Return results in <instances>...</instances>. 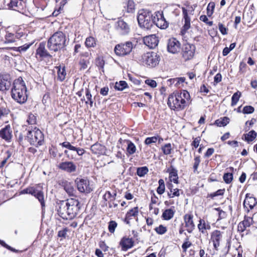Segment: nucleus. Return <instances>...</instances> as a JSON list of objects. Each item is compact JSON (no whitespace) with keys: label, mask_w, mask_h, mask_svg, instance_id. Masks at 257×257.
Listing matches in <instances>:
<instances>
[{"label":"nucleus","mask_w":257,"mask_h":257,"mask_svg":"<svg viewBox=\"0 0 257 257\" xmlns=\"http://www.w3.org/2000/svg\"><path fill=\"white\" fill-rule=\"evenodd\" d=\"M13 99L17 102L22 104L28 99L27 89L24 81L21 77L14 80L11 90Z\"/></svg>","instance_id":"4"},{"label":"nucleus","mask_w":257,"mask_h":257,"mask_svg":"<svg viewBox=\"0 0 257 257\" xmlns=\"http://www.w3.org/2000/svg\"><path fill=\"white\" fill-rule=\"evenodd\" d=\"M117 224L116 221L111 220L108 223V230L110 233H113L115 231L116 227H117Z\"/></svg>","instance_id":"48"},{"label":"nucleus","mask_w":257,"mask_h":257,"mask_svg":"<svg viewBox=\"0 0 257 257\" xmlns=\"http://www.w3.org/2000/svg\"><path fill=\"white\" fill-rule=\"evenodd\" d=\"M127 146L126 148L127 154L131 155L134 154L136 151V147L135 144L130 141H127Z\"/></svg>","instance_id":"35"},{"label":"nucleus","mask_w":257,"mask_h":257,"mask_svg":"<svg viewBox=\"0 0 257 257\" xmlns=\"http://www.w3.org/2000/svg\"><path fill=\"white\" fill-rule=\"evenodd\" d=\"M192 245V243L188 241V238H186V241H185L182 245V248L184 251H186L187 249Z\"/></svg>","instance_id":"60"},{"label":"nucleus","mask_w":257,"mask_h":257,"mask_svg":"<svg viewBox=\"0 0 257 257\" xmlns=\"http://www.w3.org/2000/svg\"><path fill=\"white\" fill-rule=\"evenodd\" d=\"M218 29L222 35H225L227 34V29L222 23H219Z\"/></svg>","instance_id":"56"},{"label":"nucleus","mask_w":257,"mask_h":257,"mask_svg":"<svg viewBox=\"0 0 257 257\" xmlns=\"http://www.w3.org/2000/svg\"><path fill=\"white\" fill-rule=\"evenodd\" d=\"M68 231L67 228H64L62 230L58 231V236L59 237H61L63 238H65L67 234V232Z\"/></svg>","instance_id":"62"},{"label":"nucleus","mask_w":257,"mask_h":257,"mask_svg":"<svg viewBox=\"0 0 257 257\" xmlns=\"http://www.w3.org/2000/svg\"><path fill=\"white\" fill-rule=\"evenodd\" d=\"M257 203L256 199L249 194H246L245 195V199L243 201V207L246 208L248 212L249 209H252Z\"/></svg>","instance_id":"16"},{"label":"nucleus","mask_w":257,"mask_h":257,"mask_svg":"<svg viewBox=\"0 0 257 257\" xmlns=\"http://www.w3.org/2000/svg\"><path fill=\"white\" fill-rule=\"evenodd\" d=\"M75 183L80 192L89 193L92 191L89 181L87 178H77L75 180Z\"/></svg>","instance_id":"10"},{"label":"nucleus","mask_w":257,"mask_h":257,"mask_svg":"<svg viewBox=\"0 0 257 257\" xmlns=\"http://www.w3.org/2000/svg\"><path fill=\"white\" fill-rule=\"evenodd\" d=\"M145 83L152 88H155L157 86V82L156 81L151 79H147L145 80Z\"/></svg>","instance_id":"59"},{"label":"nucleus","mask_w":257,"mask_h":257,"mask_svg":"<svg viewBox=\"0 0 257 257\" xmlns=\"http://www.w3.org/2000/svg\"><path fill=\"white\" fill-rule=\"evenodd\" d=\"M133 49V44L131 42L117 44L114 48L115 54L119 56H124L130 53Z\"/></svg>","instance_id":"9"},{"label":"nucleus","mask_w":257,"mask_h":257,"mask_svg":"<svg viewBox=\"0 0 257 257\" xmlns=\"http://www.w3.org/2000/svg\"><path fill=\"white\" fill-rule=\"evenodd\" d=\"M11 85V78L8 74H0V90L5 91L10 89Z\"/></svg>","instance_id":"13"},{"label":"nucleus","mask_w":257,"mask_h":257,"mask_svg":"<svg viewBox=\"0 0 257 257\" xmlns=\"http://www.w3.org/2000/svg\"><path fill=\"white\" fill-rule=\"evenodd\" d=\"M44 135L43 133L37 127L33 130H29L27 133L26 139L31 145L38 147L42 145L44 142Z\"/></svg>","instance_id":"6"},{"label":"nucleus","mask_w":257,"mask_h":257,"mask_svg":"<svg viewBox=\"0 0 257 257\" xmlns=\"http://www.w3.org/2000/svg\"><path fill=\"white\" fill-rule=\"evenodd\" d=\"M106 194L108 195V198L110 200H115L116 197V192L115 191L112 194L109 191H106Z\"/></svg>","instance_id":"64"},{"label":"nucleus","mask_w":257,"mask_h":257,"mask_svg":"<svg viewBox=\"0 0 257 257\" xmlns=\"http://www.w3.org/2000/svg\"><path fill=\"white\" fill-rule=\"evenodd\" d=\"M183 218L187 231L190 233H192L195 226L193 220V215L192 214H186Z\"/></svg>","instance_id":"18"},{"label":"nucleus","mask_w":257,"mask_h":257,"mask_svg":"<svg viewBox=\"0 0 257 257\" xmlns=\"http://www.w3.org/2000/svg\"><path fill=\"white\" fill-rule=\"evenodd\" d=\"M175 213V211L172 208L166 209L163 212L162 217L165 220H170L174 217Z\"/></svg>","instance_id":"31"},{"label":"nucleus","mask_w":257,"mask_h":257,"mask_svg":"<svg viewBox=\"0 0 257 257\" xmlns=\"http://www.w3.org/2000/svg\"><path fill=\"white\" fill-rule=\"evenodd\" d=\"M16 36L14 34L7 33L5 36V40L4 43L5 44H10L15 42Z\"/></svg>","instance_id":"38"},{"label":"nucleus","mask_w":257,"mask_h":257,"mask_svg":"<svg viewBox=\"0 0 257 257\" xmlns=\"http://www.w3.org/2000/svg\"><path fill=\"white\" fill-rule=\"evenodd\" d=\"M215 4L214 2H210L207 8V14L208 17H210L213 14Z\"/></svg>","instance_id":"43"},{"label":"nucleus","mask_w":257,"mask_h":257,"mask_svg":"<svg viewBox=\"0 0 257 257\" xmlns=\"http://www.w3.org/2000/svg\"><path fill=\"white\" fill-rule=\"evenodd\" d=\"M104 146L99 143H95L92 145L90 150L94 154H101L104 151Z\"/></svg>","instance_id":"30"},{"label":"nucleus","mask_w":257,"mask_h":257,"mask_svg":"<svg viewBox=\"0 0 257 257\" xmlns=\"http://www.w3.org/2000/svg\"><path fill=\"white\" fill-rule=\"evenodd\" d=\"M224 192V189H219L216 192L211 193L210 196L211 198H214V197L223 195Z\"/></svg>","instance_id":"58"},{"label":"nucleus","mask_w":257,"mask_h":257,"mask_svg":"<svg viewBox=\"0 0 257 257\" xmlns=\"http://www.w3.org/2000/svg\"><path fill=\"white\" fill-rule=\"evenodd\" d=\"M121 246L122 250L126 251L128 249L132 248L134 245V241L132 238L128 237H123L119 243Z\"/></svg>","instance_id":"24"},{"label":"nucleus","mask_w":257,"mask_h":257,"mask_svg":"<svg viewBox=\"0 0 257 257\" xmlns=\"http://www.w3.org/2000/svg\"><path fill=\"white\" fill-rule=\"evenodd\" d=\"M61 185L69 196H74L75 195L76 191L72 183L67 181H62Z\"/></svg>","instance_id":"23"},{"label":"nucleus","mask_w":257,"mask_h":257,"mask_svg":"<svg viewBox=\"0 0 257 257\" xmlns=\"http://www.w3.org/2000/svg\"><path fill=\"white\" fill-rule=\"evenodd\" d=\"M21 194H29L34 196L40 202L42 208L45 207L44 193L41 190H38L34 187H29L21 191Z\"/></svg>","instance_id":"8"},{"label":"nucleus","mask_w":257,"mask_h":257,"mask_svg":"<svg viewBox=\"0 0 257 257\" xmlns=\"http://www.w3.org/2000/svg\"><path fill=\"white\" fill-rule=\"evenodd\" d=\"M58 215L64 219L71 220L78 214L81 204L78 199L74 198L60 201L58 204Z\"/></svg>","instance_id":"1"},{"label":"nucleus","mask_w":257,"mask_h":257,"mask_svg":"<svg viewBox=\"0 0 257 257\" xmlns=\"http://www.w3.org/2000/svg\"><path fill=\"white\" fill-rule=\"evenodd\" d=\"M167 188L170 190L168 192V196L169 198H174L175 196H180V190L178 188L173 189V185L171 183H169L167 185Z\"/></svg>","instance_id":"28"},{"label":"nucleus","mask_w":257,"mask_h":257,"mask_svg":"<svg viewBox=\"0 0 257 257\" xmlns=\"http://www.w3.org/2000/svg\"><path fill=\"white\" fill-rule=\"evenodd\" d=\"M89 61L84 59H81L79 62V64L81 66V69H85L87 67Z\"/></svg>","instance_id":"61"},{"label":"nucleus","mask_w":257,"mask_h":257,"mask_svg":"<svg viewBox=\"0 0 257 257\" xmlns=\"http://www.w3.org/2000/svg\"><path fill=\"white\" fill-rule=\"evenodd\" d=\"M96 65L97 67H99L100 68L103 69L104 65V61L103 60V59L100 58H97L96 59Z\"/></svg>","instance_id":"57"},{"label":"nucleus","mask_w":257,"mask_h":257,"mask_svg":"<svg viewBox=\"0 0 257 257\" xmlns=\"http://www.w3.org/2000/svg\"><path fill=\"white\" fill-rule=\"evenodd\" d=\"M241 96V93L239 91H237L234 93L231 97V105L233 106L235 105L238 101Z\"/></svg>","instance_id":"40"},{"label":"nucleus","mask_w":257,"mask_h":257,"mask_svg":"<svg viewBox=\"0 0 257 257\" xmlns=\"http://www.w3.org/2000/svg\"><path fill=\"white\" fill-rule=\"evenodd\" d=\"M116 30L122 35L128 34L130 31L128 25L122 20H118L117 22Z\"/></svg>","instance_id":"17"},{"label":"nucleus","mask_w":257,"mask_h":257,"mask_svg":"<svg viewBox=\"0 0 257 257\" xmlns=\"http://www.w3.org/2000/svg\"><path fill=\"white\" fill-rule=\"evenodd\" d=\"M222 238V233L220 231L216 230L212 232L211 240L213 242L214 249L218 250L220 245V241Z\"/></svg>","instance_id":"19"},{"label":"nucleus","mask_w":257,"mask_h":257,"mask_svg":"<svg viewBox=\"0 0 257 257\" xmlns=\"http://www.w3.org/2000/svg\"><path fill=\"white\" fill-rule=\"evenodd\" d=\"M159 187L157 189V193L160 194H163L165 190V186L164 181L162 179H160L159 181Z\"/></svg>","instance_id":"37"},{"label":"nucleus","mask_w":257,"mask_h":257,"mask_svg":"<svg viewBox=\"0 0 257 257\" xmlns=\"http://www.w3.org/2000/svg\"><path fill=\"white\" fill-rule=\"evenodd\" d=\"M0 244L7 249L14 252H18L19 250L7 244L4 240L0 239Z\"/></svg>","instance_id":"53"},{"label":"nucleus","mask_w":257,"mask_h":257,"mask_svg":"<svg viewBox=\"0 0 257 257\" xmlns=\"http://www.w3.org/2000/svg\"><path fill=\"white\" fill-rule=\"evenodd\" d=\"M224 181L226 184L230 183L233 180V174L232 173H225L223 176Z\"/></svg>","instance_id":"45"},{"label":"nucleus","mask_w":257,"mask_h":257,"mask_svg":"<svg viewBox=\"0 0 257 257\" xmlns=\"http://www.w3.org/2000/svg\"><path fill=\"white\" fill-rule=\"evenodd\" d=\"M246 227H249L253 222V219L251 217L245 216L244 219L241 221Z\"/></svg>","instance_id":"47"},{"label":"nucleus","mask_w":257,"mask_h":257,"mask_svg":"<svg viewBox=\"0 0 257 257\" xmlns=\"http://www.w3.org/2000/svg\"><path fill=\"white\" fill-rule=\"evenodd\" d=\"M69 40L66 35L61 31L54 33L48 39L47 48L51 52H64L66 50Z\"/></svg>","instance_id":"3"},{"label":"nucleus","mask_w":257,"mask_h":257,"mask_svg":"<svg viewBox=\"0 0 257 257\" xmlns=\"http://www.w3.org/2000/svg\"><path fill=\"white\" fill-rule=\"evenodd\" d=\"M154 16L150 11H139L137 20L140 27L147 30L150 29L153 26Z\"/></svg>","instance_id":"5"},{"label":"nucleus","mask_w":257,"mask_h":257,"mask_svg":"<svg viewBox=\"0 0 257 257\" xmlns=\"http://www.w3.org/2000/svg\"><path fill=\"white\" fill-rule=\"evenodd\" d=\"M127 87V84L125 81H120L119 82H116L114 85L115 89L118 91H122Z\"/></svg>","instance_id":"36"},{"label":"nucleus","mask_w":257,"mask_h":257,"mask_svg":"<svg viewBox=\"0 0 257 257\" xmlns=\"http://www.w3.org/2000/svg\"><path fill=\"white\" fill-rule=\"evenodd\" d=\"M172 150V145L170 143L166 144L162 147V150L164 154L166 155L171 154Z\"/></svg>","instance_id":"39"},{"label":"nucleus","mask_w":257,"mask_h":257,"mask_svg":"<svg viewBox=\"0 0 257 257\" xmlns=\"http://www.w3.org/2000/svg\"><path fill=\"white\" fill-rule=\"evenodd\" d=\"M57 69V79L62 82L65 79L66 75L65 67L61 68V66L56 67Z\"/></svg>","instance_id":"32"},{"label":"nucleus","mask_w":257,"mask_h":257,"mask_svg":"<svg viewBox=\"0 0 257 257\" xmlns=\"http://www.w3.org/2000/svg\"><path fill=\"white\" fill-rule=\"evenodd\" d=\"M149 172L147 167H139L137 169V174L141 177H144Z\"/></svg>","instance_id":"42"},{"label":"nucleus","mask_w":257,"mask_h":257,"mask_svg":"<svg viewBox=\"0 0 257 257\" xmlns=\"http://www.w3.org/2000/svg\"><path fill=\"white\" fill-rule=\"evenodd\" d=\"M190 97L189 92L186 90L174 92L169 95L167 104L172 110H182L187 106V101L190 99Z\"/></svg>","instance_id":"2"},{"label":"nucleus","mask_w":257,"mask_h":257,"mask_svg":"<svg viewBox=\"0 0 257 257\" xmlns=\"http://www.w3.org/2000/svg\"><path fill=\"white\" fill-rule=\"evenodd\" d=\"M229 122V118L227 117H221L215 121L214 124L218 126H224Z\"/></svg>","instance_id":"34"},{"label":"nucleus","mask_w":257,"mask_h":257,"mask_svg":"<svg viewBox=\"0 0 257 257\" xmlns=\"http://www.w3.org/2000/svg\"><path fill=\"white\" fill-rule=\"evenodd\" d=\"M167 172L169 173V179L170 182H173L174 183H178V171L171 166L167 169Z\"/></svg>","instance_id":"25"},{"label":"nucleus","mask_w":257,"mask_h":257,"mask_svg":"<svg viewBox=\"0 0 257 257\" xmlns=\"http://www.w3.org/2000/svg\"><path fill=\"white\" fill-rule=\"evenodd\" d=\"M151 204H156L158 201V198L156 196L153 190L151 191Z\"/></svg>","instance_id":"63"},{"label":"nucleus","mask_w":257,"mask_h":257,"mask_svg":"<svg viewBox=\"0 0 257 257\" xmlns=\"http://www.w3.org/2000/svg\"><path fill=\"white\" fill-rule=\"evenodd\" d=\"M158 138V136L147 138L145 141V144L147 145H150L153 143H155L157 142Z\"/></svg>","instance_id":"49"},{"label":"nucleus","mask_w":257,"mask_h":257,"mask_svg":"<svg viewBox=\"0 0 257 257\" xmlns=\"http://www.w3.org/2000/svg\"><path fill=\"white\" fill-rule=\"evenodd\" d=\"M155 230L159 234H163L167 231V228L163 225H160L158 227L155 228Z\"/></svg>","instance_id":"54"},{"label":"nucleus","mask_w":257,"mask_h":257,"mask_svg":"<svg viewBox=\"0 0 257 257\" xmlns=\"http://www.w3.org/2000/svg\"><path fill=\"white\" fill-rule=\"evenodd\" d=\"M138 208L137 207H134V208L131 209L129 211H128L126 215L127 218H130L132 219V217H136L138 215Z\"/></svg>","instance_id":"44"},{"label":"nucleus","mask_w":257,"mask_h":257,"mask_svg":"<svg viewBox=\"0 0 257 257\" xmlns=\"http://www.w3.org/2000/svg\"><path fill=\"white\" fill-rule=\"evenodd\" d=\"M85 46L88 47H94L96 45V42L95 39L92 37H89L86 38L85 42Z\"/></svg>","instance_id":"41"},{"label":"nucleus","mask_w":257,"mask_h":257,"mask_svg":"<svg viewBox=\"0 0 257 257\" xmlns=\"http://www.w3.org/2000/svg\"><path fill=\"white\" fill-rule=\"evenodd\" d=\"M10 112V109L6 104H0V120L7 117Z\"/></svg>","instance_id":"27"},{"label":"nucleus","mask_w":257,"mask_h":257,"mask_svg":"<svg viewBox=\"0 0 257 257\" xmlns=\"http://www.w3.org/2000/svg\"><path fill=\"white\" fill-rule=\"evenodd\" d=\"M144 42L150 48H154L158 45L159 40L156 35H152L144 37Z\"/></svg>","instance_id":"20"},{"label":"nucleus","mask_w":257,"mask_h":257,"mask_svg":"<svg viewBox=\"0 0 257 257\" xmlns=\"http://www.w3.org/2000/svg\"><path fill=\"white\" fill-rule=\"evenodd\" d=\"M86 97L87 99V101L85 102L86 104L88 103V101L89 102V104L90 107H92L93 106V101L92 98V95L90 93V92L88 89H86Z\"/></svg>","instance_id":"51"},{"label":"nucleus","mask_w":257,"mask_h":257,"mask_svg":"<svg viewBox=\"0 0 257 257\" xmlns=\"http://www.w3.org/2000/svg\"><path fill=\"white\" fill-rule=\"evenodd\" d=\"M180 48V43L176 39L172 38L168 40L167 49L170 53L175 54L178 53Z\"/></svg>","instance_id":"15"},{"label":"nucleus","mask_w":257,"mask_h":257,"mask_svg":"<svg viewBox=\"0 0 257 257\" xmlns=\"http://www.w3.org/2000/svg\"><path fill=\"white\" fill-rule=\"evenodd\" d=\"M23 3L22 0H11L10 6L13 10L19 11L23 9Z\"/></svg>","instance_id":"29"},{"label":"nucleus","mask_w":257,"mask_h":257,"mask_svg":"<svg viewBox=\"0 0 257 257\" xmlns=\"http://www.w3.org/2000/svg\"><path fill=\"white\" fill-rule=\"evenodd\" d=\"M36 53L41 57H52L49 53L45 49V44L40 43L38 48L37 50Z\"/></svg>","instance_id":"26"},{"label":"nucleus","mask_w":257,"mask_h":257,"mask_svg":"<svg viewBox=\"0 0 257 257\" xmlns=\"http://www.w3.org/2000/svg\"><path fill=\"white\" fill-rule=\"evenodd\" d=\"M36 116L32 113H30L27 119L28 123L29 124H34L36 123Z\"/></svg>","instance_id":"52"},{"label":"nucleus","mask_w":257,"mask_h":257,"mask_svg":"<svg viewBox=\"0 0 257 257\" xmlns=\"http://www.w3.org/2000/svg\"><path fill=\"white\" fill-rule=\"evenodd\" d=\"M196 47L195 45L186 43L183 44L182 48V55L185 61L192 59L195 54Z\"/></svg>","instance_id":"11"},{"label":"nucleus","mask_w":257,"mask_h":257,"mask_svg":"<svg viewBox=\"0 0 257 257\" xmlns=\"http://www.w3.org/2000/svg\"><path fill=\"white\" fill-rule=\"evenodd\" d=\"M12 131L9 125H6L4 128L0 130V138L6 141H10L12 137Z\"/></svg>","instance_id":"21"},{"label":"nucleus","mask_w":257,"mask_h":257,"mask_svg":"<svg viewBox=\"0 0 257 257\" xmlns=\"http://www.w3.org/2000/svg\"><path fill=\"white\" fill-rule=\"evenodd\" d=\"M194 164H193V172L194 173H196L197 172L198 166L201 162L200 157L199 156H195L194 159Z\"/></svg>","instance_id":"46"},{"label":"nucleus","mask_w":257,"mask_h":257,"mask_svg":"<svg viewBox=\"0 0 257 257\" xmlns=\"http://www.w3.org/2000/svg\"><path fill=\"white\" fill-rule=\"evenodd\" d=\"M244 140L247 143L253 141L257 136V133L253 130L250 131L248 133L244 134Z\"/></svg>","instance_id":"33"},{"label":"nucleus","mask_w":257,"mask_h":257,"mask_svg":"<svg viewBox=\"0 0 257 257\" xmlns=\"http://www.w3.org/2000/svg\"><path fill=\"white\" fill-rule=\"evenodd\" d=\"M183 15L185 24L181 30V33L184 34L190 28V19L188 15V11L185 8H182Z\"/></svg>","instance_id":"22"},{"label":"nucleus","mask_w":257,"mask_h":257,"mask_svg":"<svg viewBox=\"0 0 257 257\" xmlns=\"http://www.w3.org/2000/svg\"><path fill=\"white\" fill-rule=\"evenodd\" d=\"M206 223L203 219H200L199 223L198 225V228L199 230L201 231L203 233H204V231L206 230Z\"/></svg>","instance_id":"55"},{"label":"nucleus","mask_w":257,"mask_h":257,"mask_svg":"<svg viewBox=\"0 0 257 257\" xmlns=\"http://www.w3.org/2000/svg\"><path fill=\"white\" fill-rule=\"evenodd\" d=\"M58 168L65 172L71 173L76 171L77 165L72 161H65L60 163Z\"/></svg>","instance_id":"14"},{"label":"nucleus","mask_w":257,"mask_h":257,"mask_svg":"<svg viewBox=\"0 0 257 257\" xmlns=\"http://www.w3.org/2000/svg\"><path fill=\"white\" fill-rule=\"evenodd\" d=\"M154 24L161 29H166L168 27L169 23L165 19L163 12L157 11L155 13L153 25Z\"/></svg>","instance_id":"12"},{"label":"nucleus","mask_w":257,"mask_h":257,"mask_svg":"<svg viewBox=\"0 0 257 257\" xmlns=\"http://www.w3.org/2000/svg\"><path fill=\"white\" fill-rule=\"evenodd\" d=\"M254 111V108L251 105L245 106L242 110V112L244 114H251Z\"/></svg>","instance_id":"50"},{"label":"nucleus","mask_w":257,"mask_h":257,"mask_svg":"<svg viewBox=\"0 0 257 257\" xmlns=\"http://www.w3.org/2000/svg\"><path fill=\"white\" fill-rule=\"evenodd\" d=\"M140 61L144 65L153 68L159 64L160 61V57L157 53L149 52L144 54Z\"/></svg>","instance_id":"7"}]
</instances>
